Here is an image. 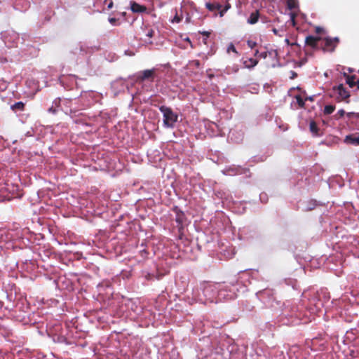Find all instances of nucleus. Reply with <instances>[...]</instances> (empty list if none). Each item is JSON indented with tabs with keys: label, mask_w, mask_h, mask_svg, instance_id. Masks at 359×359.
Segmentation results:
<instances>
[{
	"label": "nucleus",
	"mask_w": 359,
	"mask_h": 359,
	"mask_svg": "<svg viewBox=\"0 0 359 359\" xmlns=\"http://www.w3.org/2000/svg\"><path fill=\"white\" fill-rule=\"evenodd\" d=\"M160 111L163 116V124L167 128H172L177 121V115L175 114L170 108L161 106Z\"/></svg>",
	"instance_id": "f257e3e1"
},
{
	"label": "nucleus",
	"mask_w": 359,
	"mask_h": 359,
	"mask_svg": "<svg viewBox=\"0 0 359 359\" xmlns=\"http://www.w3.org/2000/svg\"><path fill=\"white\" fill-rule=\"evenodd\" d=\"M336 99L339 101L348 99L350 96L349 92L344 87L342 84L335 86L332 89Z\"/></svg>",
	"instance_id": "f03ea898"
},
{
	"label": "nucleus",
	"mask_w": 359,
	"mask_h": 359,
	"mask_svg": "<svg viewBox=\"0 0 359 359\" xmlns=\"http://www.w3.org/2000/svg\"><path fill=\"white\" fill-rule=\"evenodd\" d=\"M223 173L227 175H240L243 173V168L238 166H230L225 169Z\"/></svg>",
	"instance_id": "7ed1b4c3"
},
{
	"label": "nucleus",
	"mask_w": 359,
	"mask_h": 359,
	"mask_svg": "<svg viewBox=\"0 0 359 359\" xmlns=\"http://www.w3.org/2000/svg\"><path fill=\"white\" fill-rule=\"evenodd\" d=\"M130 10L133 13H142L147 11V8L144 6L140 5L135 1H130Z\"/></svg>",
	"instance_id": "20e7f679"
},
{
	"label": "nucleus",
	"mask_w": 359,
	"mask_h": 359,
	"mask_svg": "<svg viewBox=\"0 0 359 359\" xmlns=\"http://www.w3.org/2000/svg\"><path fill=\"white\" fill-rule=\"evenodd\" d=\"M344 142L346 144H353V145H359V134L357 135H346L344 139Z\"/></svg>",
	"instance_id": "39448f33"
},
{
	"label": "nucleus",
	"mask_w": 359,
	"mask_h": 359,
	"mask_svg": "<svg viewBox=\"0 0 359 359\" xmlns=\"http://www.w3.org/2000/svg\"><path fill=\"white\" fill-rule=\"evenodd\" d=\"M320 40V37L314 36H308L306 39V43L313 48L317 46L318 42Z\"/></svg>",
	"instance_id": "423d86ee"
},
{
	"label": "nucleus",
	"mask_w": 359,
	"mask_h": 359,
	"mask_svg": "<svg viewBox=\"0 0 359 359\" xmlns=\"http://www.w3.org/2000/svg\"><path fill=\"white\" fill-rule=\"evenodd\" d=\"M154 70V69H147L142 72H140V75L138 76V79L140 81H144L145 79H149L153 76Z\"/></svg>",
	"instance_id": "0eeeda50"
},
{
	"label": "nucleus",
	"mask_w": 359,
	"mask_h": 359,
	"mask_svg": "<svg viewBox=\"0 0 359 359\" xmlns=\"http://www.w3.org/2000/svg\"><path fill=\"white\" fill-rule=\"evenodd\" d=\"M345 69H346V68L343 67L342 70L341 71V72L346 78V83L348 84V86L351 88H353L355 85V76H348V74H346Z\"/></svg>",
	"instance_id": "6e6552de"
},
{
	"label": "nucleus",
	"mask_w": 359,
	"mask_h": 359,
	"mask_svg": "<svg viewBox=\"0 0 359 359\" xmlns=\"http://www.w3.org/2000/svg\"><path fill=\"white\" fill-rule=\"evenodd\" d=\"M243 63L245 68L252 69L257 65L258 61L253 58H249L244 60Z\"/></svg>",
	"instance_id": "1a4fd4ad"
},
{
	"label": "nucleus",
	"mask_w": 359,
	"mask_h": 359,
	"mask_svg": "<svg viewBox=\"0 0 359 359\" xmlns=\"http://www.w3.org/2000/svg\"><path fill=\"white\" fill-rule=\"evenodd\" d=\"M205 7L210 11H215L220 10L222 8V5L217 2H214V3L207 2L205 4Z\"/></svg>",
	"instance_id": "9d476101"
},
{
	"label": "nucleus",
	"mask_w": 359,
	"mask_h": 359,
	"mask_svg": "<svg viewBox=\"0 0 359 359\" xmlns=\"http://www.w3.org/2000/svg\"><path fill=\"white\" fill-rule=\"evenodd\" d=\"M258 19H259V12L257 11H256L255 12L252 13L250 14L249 18L248 19V23H249L250 25H254L258 21Z\"/></svg>",
	"instance_id": "9b49d317"
},
{
	"label": "nucleus",
	"mask_w": 359,
	"mask_h": 359,
	"mask_svg": "<svg viewBox=\"0 0 359 359\" xmlns=\"http://www.w3.org/2000/svg\"><path fill=\"white\" fill-rule=\"evenodd\" d=\"M338 38L335 37L334 39L326 38L325 39V46L327 49L332 50L333 48H331L333 43L336 44L338 42Z\"/></svg>",
	"instance_id": "f8f14e48"
},
{
	"label": "nucleus",
	"mask_w": 359,
	"mask_h": 359,
	"mask_svg": "<svg viewBox=\"0 0 359 359\" xmlns=\"http://www.w3.org/2000/svg\"><path fill=\"white\" fill-rule=\"evenodd\" d=\"M309 129L313 135H318V128L314 121L310 123Z\"/></svg>",
	"instance_id": "ddd939ff"
},
{
	"label": "nucleus",
	"mask_w": 359,
	"mask_h": 359,
	"mask_svg": "<svg viewBox=\"0 0 359 359\" xmlns=\"http://www.w3.org/2000/svg\"><path fill=\"white\" fill-rule=\"evenodd\" d=\"M287 6L290 10L295 9L298 7V1L297 0H287Z\"/></svg>",
	"instance_id": "4468645a"
},
{
	"label": "nucleus",
	"mask_w": 359,
	"mask_h": 359,
	"mask_svg": "<svg viewBox=\"0 0 359 359\" xmlns=\"http://www.w3.org/2000/svg\"><path fill=\"white\" fill-rule=\"evenodd\" d=\"M145 35L148 37V39H145L144 41L146 43H151V41L149 40L154 35V30L151 29H149L146 31Z\"/></svg>",
	"instance_id": "2eb2a0df"
},
{
	"label": "nucleus",
	"mask_w": 359,
	"mask_h": 359,
	"mask_svg": "<svg viewBox=\"0 0 359 359\" xmlns=\"http://www.w3.org/2000/svg\"><path fill=\"white\" fill-rule=\"evenodd\" d=\"M276 55V52L273 51V50H271V51H264V52H262L259 54V56L263 59H266L268 55Z\"/></svg>",
	"instance_id": "dca6fc26"
},
{
	"label": "nucleus",
	"mask_w": 359,
	"mask_h": 359,
	"mask_svg": "<svg viewBox=\"0 0 359 359\" xmlns=\"http://www.w3.org/2000/svg\"><path fill=\"white\" fill-rule=\"evenodd\" d=\"M230 8H231V5H230L229 3H227V4L225 5V6H224V8L223 9H220V10H219V17H221V18H222V17H223V16H224V15L225 14V13H226L229 9H230Z\"/></svg>",
	"instance_id": "f3484780"
},
{
	"label": "nucleus",
	"mask_w": 359,
	"mask_h": 359,
	"mask_svg": "<svg viewBox=\"0 0 359 359\" xmlns=\"http://www.w3.org/2000/svg\"><path fill=\"white\" fill-rule=\"evenodd\" d=\"M334 110V107L332 105H327L325 107V112L327 114H332Z\"/></svg>",
	"instance_id": "a211bd4d"
},
{
	"label": "nucleus",
	"mask_w": 359,
	"mask_h": 359,
	"mask_svg": "<svg viewBox=\"0 0 359 359\" xmlns=\"http://www.w3.org/2000/svg\"><path fill=\"white\" fill-rule=\"evenodd\" d=\"M231 51L238 55V52L233 43H230L227 47V53H229Z\"/></svg>",
	"instance_id": "6ab92c4d"
},
{
	"label": "nucleus",
	"mask_w": 359,
	"mask_h": 359,
	"mask_svg": "<svg viewBox=\"0 0 359 359\" xmlns=\"http://www.w3.org/2000/svg\"><path fill=\"white\" fill-rule=\"evenodd\" d=\"M296 99H297V103H298V104L299 105V107H304V100L302 99V97H301L300 96H297V97H296Z\"/></svg>",
	"instance_id": "aec40b11"
},
{
	"label": "nucleus",
	"mask_w": 359,
	"mask_h": 359,
	"mask_svg": "<svg viewBox=\"0 0 359 359\" xmlns=\"http://www.w3.org/2000/svg\"><path fill=\"white\" fill-rule=\"evenodd\" d=\"M347 116L348 117H355L356 118H359V114L358 113H355V112H349V113H347Z\"/></svg>",
	"instance_id": "412c9836"
},
{
	"label": "nucleus",
	"mask_w": 359,
	"mask_h": 359,
	"mask_svg": "<svg viewBox=\"0 0 359 359\" xmlns=\"http://www.w3.org/2000/svg\"><path fill=\"white\" fill-rule=\"evenodd\" d=\"M256 45H257V43L255 41H251V40L248 41V46L250 48H253Z\"/></svg>",
	"instance_id": "4be33fe9"
},
{
	"label": "nucleus",
	"mask_w": 359,
	"mask_h": 359,
	"mask_svg": "<svg viewBox=\"0 0 359 359\" xmlns=\"http://www.w3.org/2000/svg\"><path fill=\"white\" fill-rule=\"evenodd\" d=\"M181 21V18L178 17L177 15L174 17V18L172 20V22H180Z\"/></svg>",
	"instance_id": "5701e85b"
},
{
	"label": "nucleus",
	"mask_w": 359,
	"mask_h": 359,
	"mask_svg": "<svg viewBox=\"0 0 359 359\" xmlns=\"http://www.w3.org/2000/svg\"><path fill=\"white\" fill-rule=\"evenodd\" d=\"M321 32H323V28H321L320 27H316V32L317 34H320Z\"/></svg>",
	"instance_id": "b1692460"
},
{
	"label": "nucleus",
	"mask_w": 359,
	"mask_h": 359,
	"mask_svg": "<svg viewBox=\"0 0 359 359\" xmlns=\"http://www.w3.org/2000/svg\"><path fill=\"white\" fill-rule=\"evenodd\" d=\"M338 114H339L341 116H344V114H345V111H344V110H343V109H340V110H339Z\"/></svg>",
	"instance_id": "393cba45"
},
{
	"label": "nucleus",
	"mask_w": 359,
	"mask_h": 359,
	"mask_svg": "<svg viewBox=\"0 0 359 359\" xmlns=\"http://www.w3.org/2000/svg\"><path fill=\"white\" fill-rule=\"evenodd\" d=\"M16 106H18V107H22L23 104L22 102H18L16 104Z\"/></svg>",
	"instance_id": "a878e982"
},
{
	"label": "nucleus",
	"mask_w": 359,
	"mask_h": 359,
	"mask_svg": "<svg viewBox=\"0 0 359 359\" xmlns=\"http://www.w3.org/2000/svg\"><path fill=\"white\" fill-rule=\"evenodd\" d=\"M241 1H238V2L237 3V4H236L237 8H240V7H241Z\"/></svg>",
	"instance_id": "bb28decb"
},
{
	"label": "nucleus",
	"mask_w": 359,
	"mask_h": 359,
	"mask_svg": "<svg viewBox=\"0 0 359 359\" xmlns=\"http://www.w3.org/2000/svg\"><path fill=\"white\" fill-rule=\"evenodd\" d=\"M273 32L275 34H278V30L276 29H273Z\"/></svg>",
	"instance_id": "cd10ccee"
},
{
	"label": "nucleus",
	"mask_w": 359,
	"mask_h": 359,
	"mask_svg": "<svg viewBox=\"0 0 359 359\" xmlns=\"http://www.w3.org/2000/svg\"><path fill=\"white\" fill-rule=\"evenodd\" d=\"M115 21H116V20L114 18L109 19L110 22H114Z\"/></svg>",
	"instance_id": "c85d7f7f"
},
{
	"label": "nucleus",
	"mask_w": 359,
	"mask_h": 359,
	"mask_svg": "<svg viewBox=\"0 0 359 359\" xmlns=\"http://www.w3.org/2000/svg\"><path fill=\"white\" fill-rule=\"evenodd\" d=\"M112 5H113L112 2L109 3V4L108 5V8H111L112 7Z\"/></svg>",
	"instance_id": "c756f323"
},
{
	"label": "nucleus",
	"mask_w": 359,
	"mask_h": 359,
	"mask_svg": "<svg viewBox=\"0 0 359 359\" xmlns=\"http://www.w3.org/2000/svg\"><path fill=\"white\" fill-rule=\"evenodd\" d=\"M259 51L257 50L255 53V55L257 56V55H259Z\"/></svg>",
	"instance_id": "7c9ffc66"
},
{
	"label": "nucleus",
	"mask_w": 359,
	"mask_h": 359,
	"mask_svg": "<svg viewBox=\"0 0 359 359\" xmlns=\"http://www.w3.org/2000/svg\"><path fill=\"white\" fill-rule=\"evenodd\" d=\"M347 71H348V72H352V69L351 68H347Z\"/></svg>",
	"instance_id": "2f4dec72"
},
{
	"label": "nucleus",
	"mask_w": 359,
	"mask_h": 359,
	"mask_svg": "<svg viewBox=\"0 0 359 359\" xmlns=\"http://www.w3.org/2000/svg\"><path fill=\"white\" fill-rule=\"evenodd\" d=\"M285 42H286L287 44H289V39H285Z\"/></svg>",
	"instance_id": "473e14b6"
},
{
	"label": "nucleus",
	"mask_w": 359,
	"mask_h": 359,
	"mask_svg": "<svg viewBox=\"0 0 359 359\" xmlns=\"http://www.w3.org/2000/svg\"><path fill=\"white\" fill-rule=\"evenodd\" d=\"M358 88L359 89V81H358Z\"/></svg>",
	"instance_id": "72a5a7b5"
}]
</instances>
